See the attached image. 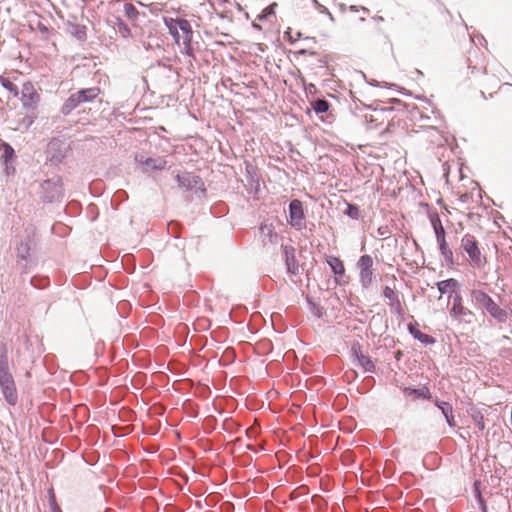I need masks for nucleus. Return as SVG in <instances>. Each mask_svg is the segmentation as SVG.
<instances>
[{
    "instance_id": "nucleus-1",
    "label": "nucleus",
    "mask_w": 512,
    "mask_h": 512,
    "mask_svg": "<svg viewBox=\"0 0 512 512\" xmlns=\"http://www.w3.org/2000/svg\"><path fill=\"white\" fill-rule=\"evenodd\" d=\"M35 194L43 204L59 205L64 201L65 188L60 175L35 182Z\"/></svg>"
},
{
    "instance_id": "nucleus-2",
    "label": "nucleus",
    "mask_w": 512,
    "mask_h": 512,
    "mask_svg": "<svg viewBox=\"0 0 512 512\" xmlns=\"http://www.w3.org/2000/svg\"><path fill=\"white\" fill-rule=\"evenodd\" d=\"M471 300L477 308L485 310L491 317L500 323H505L508 313L501 308L486 292L480 289H473L470 292Z\"/></svg>"
},
{
    "instance_id": "nucleus-3",
    "label": "nucleus",
    "mask_w": 512,
    "mask_h": 512,
    "mask_svg": "<svg viewBox=\"0 0 512 512\" xmlns=\"http://www.w3.org/2000/svg\"><path fill=\"white\" fill-rule=\"evenodd\" d=\"M175 180L179 187L187 192H193L198 199L207 196V189L203 179L193 172L183 171L175 176Z\"/></svg>"
},
{
    "instance_id": "nucleus-4",
    "label": "nucleus",
    "mask_w": 512,
    "mask_h": 512,
    "mask_svg": "<svg viewBox=\"0 0 512 512\" xmlns=\"http://www.w3.org/2000/svg\"><path fill=\"white\" fill-rule=\"evenodd\" d=\"M460 249L469 257L470 265L475 269H481L486 264V257L482 255L479 242L474 235L466 233L461 238Z\"/></svg>"
},
{
    "instance_id": "nucleus-5",
    "label": "nucleus",
    "mask_w": 512,
    "mask_h": 512,
    "mask_svg": "<svg viewBox=\"0 0 512 512\" xmlns=\"http://www.w3.org/2000/svg\"><path fill=\"white\" fill-rule=\"evenodd\" d=\"M71 149L70 142L65 137H53L47 144L45 155L47 162L59 165Z\"/></svg>"
},
{
    "instance_id": "nucleus-6",
    "label": "nucleus",
    "mask_w": 512,
    "mask_h": 512,
    "mask_svg": "<svg viewBox=\"0 0 512 512\" xmlns=\"http://www.w3.org/2000/svg\"><path fill=\"white\" fill-rule=\"evenodd\" d=\"M31 250L32 240L30 236L22 239L16 247L17 266L20 268L21 273H28L31 266L34 264Z\"/></svg>"
},
{
    "instance_id": "nucleus-7",
    "label": "nucleus",
    "mask_w": 512,
    "mask_h": 512,
    "mask_svg": "<svg viewBox=\"0 0 512 512\" xmlns=\"http://www.w3.org/2000/svg\"><path fill=\"white\" fill-rule=\"evenodd\" d=\"M305 212L303 203L299 199H292L288 205V223L296 230L305 228Z\"/></svg>"
},
{
    "instance_id": "nucleus-8",
    "label": "nucleus",
    "mask_w": 512,
    "mask_h": 512,
    "mask_svg": "<svg viewBox=\"0 0 512 512\" xmlns=\"http://www.w3.org/2000/svg\"><path fill=\"white\" fill-rule=\"evenodd\" d=\"M356 266L359 270V282L363 289H368L373 279V258L364 254L358 259Z\"/></svg>"
},
{
    "instance_id": "nucleus-9",
    "label": "nucleus",
    "mask_w": 512,
    "mask_h": 512,
    "mask_svg": "<svg viewBox=\"0 0 512 512\" xmlns=\"http://www.w3.org/2000/svg\"><path fill=\"white\" fill-rule=\"evenodd\" d=\"M0 390L8 405L15 406L18 403V391L12 373L0 375Z\"/></svg>"
},
{
    "instance_id": "nucleus-10",
    "label": "nucleus",
    "mask_w": 512,
    "mask_h": 512,
    "mask_svg": "<svg viewBox=\"0 0 512 512\" xmlns=\"http://www.w3.org/2000/svg\"><path fill=\"white\" fill-rule=\"evenodd\" d=\"M282 255L286 266V271L292 276H299L303 265L299 264L296 258V249L292 245H282Z\"/></svg>"
},
{
    "instance_id": "nucleus-11",
    "label": "nucleus",
    "mask_w": 512,
    "mask_h": 512,
    "mask_svg": "<svg viewBox=\"0 0 512 512\" xmlns=\"http://www.w3.org/2000/svg\"><path fill=\"white\" fill-rule=\"evenodd\" d=\"M246 172V181L245 185L246 190L249 194L257 195L260 192V176L257 172V167L247 163L245 167Z\"/></svg>"
},
{
    "instance_id": "nucleus-12",
    "label": "nucleus",
    "mask_w": 512,
    "mask_h": 512,
    "mask_svg": "<svg viewBox=\"0 0 512 512\" xmlns=\"http://www.w3.org/2000/svg\"><path fill=\"white\" fill-rule=\"evenodd\" d=\"M21 95L22 105L26 109H34L40 100L39 94L30 82L23 84Z\"/></svg>"
},
{
    "instance_id": "nucleus-13",
    "label": "nucleus",
    "mask_w": 512,
    "mask_h": 512,
    "mask_svg": "<svg viewBox=\"0 0 512 512\" xmlns=\"http://www.w3.org/2000/svg\"><path fill=\"white\" fill-rule=\"evenodd\" d=\"M433 404L439 409L441 414L443 415L447 425L450 428H455L457 426L455 416H454V409L450 402L444 401L439 399L438 397H435L432 399Z\"/></svg>"
},
{
    "instance_id": "nucleus-14",
    "label": "nucleus",
    "mask_w": 512,
    "mask_h": 512,
    "mask_svg": "<svg viewBox=\"0 0 512 512\" xmlns=\"http://www.w3.org/2000/svg\"><path fill=\"white\" fill-rule=\"evenodd\" d=\"M135 160L142 166L146 167V170L161 171L165 169L167 164V161L163 157L144 158L143 156L139 157L138 155H136Z\"/></svg>"
},
{
    "instance_id": "nucleus-15",
    "label": "nucleus",
    "mask_w": 512,
    "mask_h": 512,
    "mask_svg": "<svg viewBox=\"0 0 512 512\" xmlns=\"http://www.w3.org/2000/svg\"><path fill=\"white\" fill-rule=\"evenodd\" d=\"M326 262L329 265L333 274L335 275V282L341 285L342 282L340 278L345 275V267L343 261L336 256H327Z\"/></svg>"
},
{
    "instance_id": "nucleus-16",
    "label": "nucleus",
    "mask_w": 512,
    "mask_h": 512,
    "mask_svg": "<svg viewBox=\"0 0 512 512\" xmlns=\"http://www.w3.org/2000/svg\"><path fill=\"white\" fill-rule=\"evenodd\" d=\"M407 328L409 333L413 336V338H415L422 344L432 345L436 342V339L433 336L420 331L419 324L417 322H410L407 325Z\"/></svg>"
},
{
    "instance_id": "nucleus-17",
    "label": "nucleus",
    "mask_w": 512,
    "mask_h": 512,
    "mask_svg": "<svg viewBox=\"0 0 512 512\" xmlns=\"http://www.w3.org/2000/svg\"><path fill=\"white\" fill-rule=\"evenodd\" d=\"M462 297L460 294H455L453 296V303H452V307L449 311L451 317H453L454 319H458L462 316H466V315H471L472 312L470 310H468L467 308H465L462 304Z\"/></svg>"
},
{
    "instance_id": "nucleus-18",
    "label": "nucleus",
    "mask_w": 512,
    "mask_h": 512,
    "mask_svg": "<svg viewBox=\"0 0 512 512\" xmlns=\"http://www.w3.org/2000/svg\"><path fill=\"white\" fill-rule=\"evenodd\" d=\"M403 392L406 395L413 396L414 398H417V399H425V400L432 401V399L435 398L432 396V393L430 392L429 387L426 385H423L419 388L410 387V386L404 387Z\"/></svg>"
},
{
    "instance_id": "nucleus-19",
    "label": "nucleus",
    "mask_w": 512,
    "mask_h": 512,
    "mask_svg": "<svg viewBox=\"0 0 512 512\" xmlns=\"http://www.w3.org/2000/svg\"><path fill=\"white\" fill-rule=\"evenodd\" d=\"M66 31L78 41H85L87 39V28L85 25L69 21L67 22Z\"/></svg>"
},
{
    "instance_id": "nucleus-20",
    "label": "nucleus",
    "mask_w": 512,
    "mask_h": 512,
    "mask_svg": "<svg viewBox=\"0 0 512 512\" xmlns=\"http://www.w3.org/2000/svg\"><path fill=\"white\" fill-rule=\"evenodd\" d=\"M438 249L440 251V254L443 256L446 266L449 268H454L455 265L458 263L456 262L454 258V254L452 249L449 247L446 240L438 242Z\"/></svg>"
},
{
    "instance_id": "nucleus-21",
    "label": "nucleus",
    "mask_w": 512,
    "mask_h": 512,
    "mask_svg": "<svg viewBox=\"0 0 512 512\" xmlns=\"http://www.w3.org/2000/svg\"><path fill=\"white\" fill-rule=\"evenodd\" d=\"M100 93V89L98 87H91L78 90L75 95L80 101V104L87 103L93 101L98 94Z\"/></svg>"
},
{
    "instance_id": "nucleus-22",
    "label": "nucleus",
    "mask_w": 512,
    "mask_h": 512,
    "mask_svg": "<svg viewBox=\"0 0 512 512\" xmlns=\"http://www.w3.org/2000/svg\"><path fill=\"white\" fill-rule=\"evenodd\" d=\"M0 150L3 151L1 155V163L15 162L16 153L14 148L5 141H0Z\"/></svg>"
},
{
    "instance_id": "nucleus-23",
    "label": "nucleus",
    "mask_w": 512,
    "mask_h": 512,
    "mask_svg": "<svg viewBox=\"0 0 512 512\" xmlns=\"http://www.w3.org/2000/svg\"><path fill=\"white\" fill-rule=\"evenodd\" d=\"M311 109L317 114H325L329 111L331 103L325 98H317L310 101Z\"/></svg>"
},
{
    "instance_id": "nucleus-24",
    "label": "nucleus",
    "mask_w": 512,
    "mask_h": 512,
    "mask_svg": "<svg viewBox=\"0 0 512 512\" xmlns=\"http://www.w3.org/2000/svg\"><path fill=\"white\" fill-rule=\"evenodd\" d=\"M80 105V101L75 95V93L71 94L64 104L62 105L61 112L63 115H69L74 109H76Z\"/></svg>"
},
{
    "instance_id": "nucleus-25",
    "label": "nucleus",
    "mask_w": 512,
    "mask_h": 512,
    "mask_svg": "<svg viewBox=\"0 0 512 512\" xmlns=\"http://www.w3.org/2000/svg\"><path fill=\"white\" fill-rule=\"evenodd\" d=\"M436 285H437L439 292L441 294H445L448 291H451V292L455 291V289L458 288L459 283L456 279L449 278V279L437 282Z\"/></svg>"
},
{
    "instance_id": "nucleus-26",
    "label": "nucleus",
    "mask_w": 512,
    "mask_h": 512,
    "mask_svg": "<svg viewBox=\"0 0 512 512\" xmlns=\"http://www.w3.org/2000/svg\"><path fill=\"white\" fill-rule=\"evenodd\" d=\"M357 365L360 366L364 372L373 373L376 369L374 362L368 355H360L359 361H357Z\"/></svg>"
},
{
    "instance_id": "nucleus-27",
    "label": "nucleus",
    "mask_w": 512,
    "mask_h": 512,
    "mask_svg": "<svg viewBox=\"0 0 512 512\" xmlns=\"http://www.w3.org/2000/svg\"><path fill=\"white\" fill-rule=\"evenodd\" d=\"M30 284L36 289H45L50 285L48 276L35 275L31 278Z\"/></svg>"
},
{
    "instance_id": "nucleus-28",
    "label": "nucleus",
    "mask_w": 512,
    "mask_h": 512,
    "mask_svg": "<svg viewBox=\"0 0 512 512\" xmlns=\"http://www.w3.org/2000/svg\"><path fill=\"white\" fill-rule=\"evenodd\" d=\"M470 416L473 420V423L476 425V427L483 431L485 429V421H484V415L481 413L480 410L472 408L470 411Z\"/></svg>"
},
{
    "instance_id": "nucleus-29",
    "label": "nucleus",
    "mask_w": 512,
    "mask_h": 512,
    "mask_svg": "<svg viewBox=\"0 0 512 512\" xmlns=\"http://www.w3.org/2000/svg\"><path fill=\"white\" fill-rule=\"evenodd\" d=\"M180 31L183 33V43H192L194 32L188 20L182 22Z\"/></svg>"
},
{
    "instance_id": "nucleus-30",
    "label": "nucleus",
    "mask_w": 512,
    "mask_h": 512,
    "mask_svg": "<svg viewBox=\"0 0 512 512\" xmlns=\"http://www.w3.org/2000/svg\"><path fill=\"white\" fill-rule=\"evenodd\" d=\"M343 213L353 220H358L361 217L360 208L354 203H346V208Z\"/></svg>"
},
{
    "instance_id": "nucleus-31",
    "label": "nucleus",
    "mask_w": 512,
    "mask_h": 512,
    "mask_svg": "<svg viewBox=\"0 0 512 512\" xmlns=\"http://www.w3.org/2000/svg\"><path fill=\"white\" fill-rule=\"evenodd\" d=\"M115 26L117 27V30L122 37H124V38L131 37L130 27L124 20H122L119 17H116L115 18Z\"/></svg>"
},
{
    "instance_id": "nucleus-32",
    "label": "nucleus",
    "mask_w": 512,
    "mask_h": 512,
    "mask_svg": "<svg viewBox=\"0 0 512 512\" xmlns=\"http://www.w3.org/2000/svg\"><path fill=\"white\" fill-rule=\"evenodd\" d=\"M306 300L311 313L317 318H322L324 314V308L320 304L313 301L309 296L306 298Z\"/></svg>"
},
{
    "instance_id": "nucleus-33",
    "label": "nucleus",
    "mask_w": 512,
    "mask_h": 512,
    "mask_svg": "<svg viewBox=\"0 0 512 512\" xmlns=\"http://www.w3.org/2000/svg\"><path fill=\"white\" fill-rule=\"evenodd\" d=\"M473 489H474L475 498H476V500H477V502L479 504V508H480L481 512H487L486 501H485L484 497L481 494V491L479 489V482L478 481L474 482Z\"/></svg>"
},
{
    "instance_id": "nucleus-34",
    "label": "nucleus",
    "mask_w": 512,
    "mask_h": 512,
    "mask_svg": "<svg viewBox=\"0 0 512 512\" xmlns=\"http://www.w3.org/2000/svg\"><path fill=\"white\" fill-rule=\"evenodd\" d=\"M185 18H172V17H163V22L167 27L168 31H172L175 28H181L182 22L186 21Z\"/></svg>"
},
{
    "instance_id": "nucleus-35",
    "label": "nucleus",
    "mask_w": 512,
    "mask_h": 512,
    "mask_svg": "<svg viewBox=\"0 0 512 512\" xmlns=\"http://www.w3.org/2000/svg\"><path fill=\"white\" fill-rule=\"evenodd\" d=\"M260 231L264 235V237H267L269 242L274 243L276 241V238L278 237L277 233L274 232V228L272 225L268 224H262L260 226Z\"/></svg>"
},
{
    "instance_id": "nucleus-36",
    "label": "nucleus",
    "mask_w": 512,
    "mask_h": 512,
    "mask_svg": "<svg viewBox=\"0 0 512 512\" xmlns=\"http://www.w3.org/2000/svg\"><path fill=\"white\" fill-rule=\"evenodd\" d=\"M0 83H1L3 88L8 90L14 96H18V94H19L18 87L9 78H6L4 76H0Z\"/></svg>"
},
{
    "instance_id": "nucleus-37",
    "label": "nucleus",
    "mask_w": 512,
    "mask_h": 512,
    "mask_svg": "<svg viewBox=\"0 0 512 512\" xmlns=\"http://www.w3.org/2000/svg\"><path fill=\"white\" fill-rule=\"evenodd\" d=\"M277 6L276 3H272L268 5L266 8L262 10V12L257 16V19L259 21L267 20L270 16L275 14V7Z\"/></svg>"
},
{
    "instance_id": "nucleus-38",
    "label": "nucleus",
    "mask_w": 512,
    "mask_h": 512,
    "mask_svg": "<svg viewBox=\"0 0 512 512\" xmlns=\"http://www.w3.org/2000/svg\"><path fill=\"white\" fill-rule=\"evenodd\" d=\"M181 229L182 226L177 221H171L167 225L168 233L175 238H178L180 236Z\"/></svg>"
},
{
    "instance_id": "nucleus-39",
    "label": "nucleus",
    "mask_w": 512,
    "mask_h": 512,
    "mask_svg": "<svg viewBox=\"0 0 512 512\" xmlns=\"http://www.w3.org/2000/svg\"><path fill=\"white\" fill-rule=\"evenodd\" d=\"M124 12H125L126 17L129 18L130 20H136L139 15V12L136 9V7L130 3L124 4Z\"/></svg>"
},
{
    "instance_id": "nucleus-40",
    "label": "nucleus",
    "mask_w": 512,
    "mask_h": 512,
    "mask_svg": "<svg viewBox=\"0 0 512 512\" xmlns=\"http://www.w3.org/2000/svg\"><path fill=\"white\" fill-rule=\"evenodd\" d=\"M36 119L35 115H25L22 118L18 119V126L20 128L28 129L34 123Z\"/></svg>"
},
{
    "instance_id": "nucleus-41",
    "label": "nucleus",
    "mask_w": 512,
    "mask_h": 512,
    "mask_svg": "<svg viewBox=\"0 0 512 512\" xmlns=\"http://www.w3.org/2000/svg\"><path fill=\"white\" fill-rule=\"evenodd\" d=\"M388 305L390 306L391 311L393 313H395L397 315H403L404 310H403V307H402V303H401L400 297L394 299L393 301H391V303H388Z\"/></svg>"
},
{
    "instance_id": "nucleus-42",
    "label": "nucleus",
    "mask_w": 512,
    "mask_h": 512,
    "mask_svg": "<svg viewBox=\"0 0 512 512\" xmlns=\"http://www.w3.org/2000/svg\"><path fill=\"white\" fill-rule=\"evenodd\" d=\"M49 494V506L51 509V512H62L60 506L57 504L56 496L54 494L53 489H50L48 491Z\"/></svg>"
},
{
    "instance_id": "nucleus-43",
    "label": "nucleus",
    "mask_w": 512,
    "mask_h": 512,
    "mask_svg": "<svg viewBox=\"0 0 512 512\" xmlns=\"http://www.w3.org/2000/svg\"><path fill=\"white\" fill-rule=\"evenodd\" d=\"M11 373L9 356L0 357V375Z\"/></svg>"
},
{
    "instance_id": "nucleus-44",
    "label": "nucleus",
    "mask_w": 512,
    "mask_h": 512,
    "mask_svg": "<svg viewBox=\"0 0 512 512\" xmlns=\"http://www.w3.org/2000/svg\"><path fill=\"white\" fill-rule=\"evenodd\" d=\"M383 296L388 300V303H391V301L399 297V294L393 288L389 286H384Z\"/></svg>"
},
{
    "instance_id": "nucleus-45",
    "label": "nucleus",
    "mask_w": 512,
    "mask_h": 512,
    "mask_svg": "<svg viewBox=\"0 0 512 512\" xmlns=\"http://www.w3.org/2000/svg\"><path fill=\"white\" fill-rule=\"evenodd\" d=\"M433 230L435 233L437 243L446 240V232L443 225L434 227Z\"/></svg>"
},
{
    "instance_id": "nucleus-46",
    "label": "nucleus",
    "mask_w": 512,
    "mask_h": 512,
    "mask_svg": "<svg viewBox=\"0 0 512 512\" xmlns=\"http://www.w3.org/2000/svg\"><path fill=\"white\" fill-rule=\"evenodd\" d=\"M312 1L319 13L326 14L332 22L334 21L332 13L324 5L320 4L317 0Z\"/></svg>"
},
{
    "instance_id": "nucleus-47",
    "label": "nucleus",
    "mask_w": 512,
    "mask_h": 512,
    "mask_svg": "<svg viewBox=\"0 0 512 512\" xmlns=\"http://www.w3.org/2000/svg\"><path fill=\"white\" fill-rule=\"evenodd\" d=\"M428 216H429V220H430L431 226L433 228L437 227L439 225H442L440 216H439L437 211L429 212Z\"/></svg>"
},
{
    "instance_id": "nucleus-48",
    "label": "nucleus",
    "mask_w": 512,
    "mask_h": 512,
    "mask_svg": "<svg viewBox=\"0 0 512 512\" xmlns=\"http://www.w3.org/2000/svg\"><path fill=\"white\" fill-rule=\"evenodd\" d=\"M351 354L356 361H359L360 355H364L359 342H356L351 346Z\"/></svg>"
},
{
    "instance_id": "nucleus-49",
    "label": "nucleus",
    "mask_w": 512,
    "mask_h": 512,
    "mask_svg": "<svg viewBox=\"0 0 512 512\" xmlns=\"http://www.w3.org/2000/svg\"><path fill=\"white\" fill-rule=\"evenodd\" d=\"M303 83H304V89H305V93H306L307 97H309L310 95L311 96L316 95L318 93V89L315 84H313V83L306 84L304 81H303Z\"/></svg>"
},
{
    "instance_id": "nucleus-50",
    "label": "nucleus",
    "mask_w": 512,
    "mask_h": 512,
    "mask_svg": "<svg viewBox=\"0 0 512 512\" xmlns=\"http://www.w3.org/2000/svg\"><path fill=\"white\" fill-rule=\"evenodd\" d=\"M4 167V172L7 176L14 175L16 172V168L14 166V162L2 163Z\"/></svg>"
},
{
    "instance_id": "nucleus-51",
    "label": "nucleus",
    "mask_w": 512,
    "mask_h": 512,
    "mask_svg": "<svg viewBox=\"0 0 512 512\" xmlns=\"http://www.w3.org/2000/svg\"><path fill=\"white\" fill-rule=\"evenodd\" d=\"M181 53L183 54H186L190 57H193L194 56V50H193V47H192V43H183V49L181 50Z\"/></svg>"
},
{
    "instance_id": "nucleus-52",
    "label": "nucleus",
    "mask_w": 512,
    "mask_h": 512,
    "mask_svg": "<svg viewBox=\"0 0 512 512\" xmlns=\"http://www.w3.org/2000/svg\"><path fill=\"white\" fill-rule=\"evenodd\" d=\"M9 356V348L5 342H0V357Z\"/></svg>"
},
{
    "instance_id": "nucleus-53",
    "label": "nucleus",
    "mask_w": 512,
    "mask_h": 512,
    "mask_svg": "<svg viewBox=\"0 0 512 512\" xmlns=\"http://www.w3.org/2000/svg\"><path fill=\"white\" fill-rule=\"evenodd\" d=\"M179 31L180 29L179 28H175V29H172V31H169V34L173 37L174 41L176 44H180V34H179Z\"/></svg>"
},
{
    "instance_id": "nucleus-54",
    "label": "nucleus",
    "mask_w": 512,
    "mask_h": 512,
    "mask_svg": "<svg viewBox=\"0 0 512 512\" xmlns=\"http://www.w3.org/2000/svg\"><path fill=\"white\" fill-rule=\"evenodd\" d=\"M114 197H115L116 199H118L119 201H123V200H126V199L128 198V195H127L126 191H124V190H118V191L115 193Z\"/></svg>"
},
{
    "instance_id": "nucleus-55",
    "label": "nucleus",
    "mask_w": 512,
    "mask_h": 512,
    "mask_svg": "<svg viewBox=\"0 0 512 512\" xmlns=\"http://www.w3.org/2000/svg\"><path fill=\"white\" fill-rule=\"evenodd\" d=\"M284 35H285V37H287V38H288V41H289L290 43H292V44H293V43H295V42H296V39H294V37L292 36V29H291L290 27H289V28H287V30L285 31Z\"/></svg>"
},
{
    "instance_id": "nucleus-56",
    "label": "nucleus",
    "mask_w": 512,
    "mask_h": 512,
    "mask_svg": "<svg viewBox=\"0 0 512 512\" xmlns=\"http://www.w3.org/2000/svg\"><path fill=\"white\" fill-rule=\"evenodd\" d=\"M297 53L300 54V55L318 56L317 52L309 51L307 49H301Z\"/></svg>"
},
{
    "instance_id": "nucleus-57",
    "label": "nucleus",
    "mask_w": 512,
    "mask_h": 512,
    "mask_svg": "<svg viewBox=\"0 0 512 512\" xmlns=\"http://www.w3.org/2000/svg\"><path fill=\"white\" fill-rule=\"evenodd\" d=\"M317 62H318V66L321 68L326 67L328 64V61L326 60V58H323V57L318 58Z\"/></svg>"
},
{
    "instance_id": "nucleus-58",
    "label": "nucleus",
    "mask_w": 512,
    "mask_h": 512,
    "mask_svg": "<svg viewBox=\"0 0 512 512\" xmlns=\"http://www.w3.org/2000/svg\"><path fill=\"white\" fill-rule=\"evenodd\" d=\"M476 37H477L478 42H479L480 45H482V46H486L487 45V41H486V39L484 38L483 35L477 34Z\"/></svg>"
},
{
    "instance_id": "nucleus-59",
    "label": "nucleus",
    "mask_w": 512,
    "mask_h": 512,
    "mask_svg": "<svg viewBox=\"0 0 512 512\" xmlns=\"http://www.w3.org/2000/svg\"><path fill=\"white\" fill-rule=\"evenodd\" d=\"M38 29H39V31L41 33H47L48 32V28L44 24H42V23L38 24Z\"/></svg>"
},
{
    "instance_id": "nucleus-60",
    "label": "nucleus",
    "mask_w": 512,
    "mask_h": 512,
    "mask_svg": "<svg viewBox=\"0 0 512 512\" xmlns=\"http://www.w3.org/2000/svg\"><path fill=\"white\" fill-rule=\"evenodd\" d=\"M368 83H369L371 86H374V87H378V86H379V82H378V81H376V80H374V79H373V80H371V81H369Z\"/></svg>"
},
{
    "instance_id": "nucleus-61",
    "label": "nucleus",
    "mask_w": 512,
    "mask_h": 512,
    "mask_svg": "<svg viewBox=\"0 0 512 512\" xmlns=\"http://www.w3.org/2000/svg\"><path fill=\"white\" fill-rule=\"evenodd\" d=\"M143 46H144V48H145L146 50L151 49V44H150V43H146V42H144V43H143Z\"/></svg>"
},
{
    "instance_id": "nucleus-62",
    "label": "nucleus",
    "mask_w": 512,
    "mask_h": 512,
    "mask_svg": "<svg viewBox=\"0 0 512 512\" xmlns=\"http://www.w3.org/2000/svg\"><path fill=\"white\" fill-rule=\"evenodd\" d=\"M300 38H302V33L301 32H297L296 33V37L294 39H296V41H297Z\"/></svg>"
},
{
    "instance_id": "nucleus-63",
    "label": "nucleus",
    "mask_w": 512,
    "mask_h": 512,
    "mask_svg": "<svg viewBox=\"0 0 512 512\" xmlns=\"http://www.w3.org/2000/svg\"><path fill=\"white\" fill-rule=\"evenodd\" d=\"M391 102H392V103L401 104V100L396 99V98H393V99L391 100Z\"/></svg>"
},
{
    "instance_id": "nucleus-64",
    "label": "nucleus",
    "mask_w": 512,
    "mask_h": 512,
    "mask_svg": "<svg viewBox=\"0 0 512 512\" xmlns=\"http://www.w3.org/2000/svg\"><path fill=\"white\" fill-rule=\"evenodd\" d=\"M378 233H379L380 235H385V231L383 230V228H382V227H380V228L378 229Z\"/></svg>"
}]
</instances>
